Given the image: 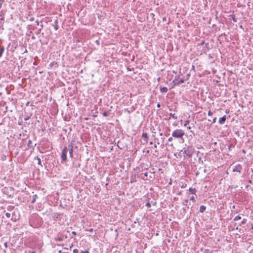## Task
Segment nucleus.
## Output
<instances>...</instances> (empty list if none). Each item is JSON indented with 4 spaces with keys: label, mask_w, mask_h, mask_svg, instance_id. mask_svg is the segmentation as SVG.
Instances as JSON below:
<instances>
[{
    "label": "nucleus",
    "mask_w": 253,
    "mask_h": 253,
    "mask_svg": "<svg viewBox=\"0 0 253 253\" xmlns=\"http://www.w3.org/2000/svg\"><path fill=\"white\" fill-rule=\"evenodd\" d=\"M184 135V131L182 129H176L173 131L172 133V136L175 138H181L183 137Z\"/></svg>",
    "instance_id": "f257e3e1"
},
{
    "label": "nucleus",
    "mask_w": 253,
    "mask_h": 253,
    "mask_svg": "<svg viewBox=\"0 0 253 253\" xmlns=\"http://www.w3.org/2000/svg\"><path fill=\"white\" fill-rule=\"evenodd\" d=\"M194 148L192 147H188L187 149L183 151V154H184V157L185 158L186 156L191 157L194 153Z\"/></svg>",
    "instance_id": "f03ea898"
},
{
    "label": "nucleus",
    "mask_w": 253,
    "mask_h": 253,
    "mask_svg": "<svg viewBox=\"0 0 253 253\" xmlns=\"http://www.w3.org/2000/svg\"><path fill=\"white\" fill-rule=\"evenodd\" d=\"M68 152V149L66 147H64L62 150V154L61 156L62 161L65 162L67 160V154Z\"/></svg>",
    "instance_id": "7ed1b4c3"
},
{
    "label": "nucleus",
    "mask_w": 253,
    "mask_h": 253,
    "mask_svg": "<svg viewBox=\"0 0 253 253\" xmlns=\"http://www.w3.org/2000/svg\"><path fill=\"white\" fill-rule=\"evenodd\" d=\"M242 169V166L240 164H238L237 165L234 166L232 169V171L233 172H241V169Z\"/></svg>",
    "instance_id": "20e7f679"
},
{
    "label": "nucleus",
    "mask_w": 253,
    "mask_h": 253,
    "mask_svg": "<svg viewBox=\"0 0 253 253\" xmlns=\"http://www.w3.org/2000/svg\"><path fill=\"white\" fill-rule=\"evenodd\" d=\"M226 120V116H224L223 117L220 118L219 119V123L220 124H224Z\"/></svg>",
    "instance_id": "39448f33"
},
{
    "label": "nucleus",
    "mask_w": 253,
    "mask_h": 253,
    "mask_svg": "<svg viewBox=\"0 0 253 253\" xmlns=\"http://www.w3.org/2000/svg\"><path fill=\"white\" fill-rule=\"evenodd\" d=\"M206 206H205L204 205H202L200 206V211L201 212H204L206 211Z\"/></svg>",
    "instance_id": "423d86ee"
},
{
    "label": "nucleus",
    "mask_w": 253,
    "mask_h": 253,
    "mask_svg": "<svg viewBox=\"0 0 253 253\" xmlns=\"http://www.w3.org/2000/svg\"><path fill=\"white\" fill-rule=\"evenodd\" d=\"M160 91L162 93H165L168 91V88L166 87H160Z\"/></svg>",
    "instance_id": "0eeeda50"
},
{
    "label": "nucleus",
    "mask_w": 253,
    "mask_h": 253,
    "mask_svg": "<svg viewBox=\"0 0 253 253\" xmlns=\"http://www.w3.org/2000/svg\"><path fill=\"white\" fill-rule=\"evenodd\" d=\"M142 137L144 138V140L146 142H148V136L147 134L146 133H143L142 134Z\"/></svg>",
    "instance_id": "6e6552de"
},
{
    "label": "nucleus",
    "mask_w": 253,
    "mask_h": 253,
    "mask_svg": "<svg viewBox=\"0 0 253 253\" xmlns=\"http://www.w3.org/2000/svg\"><path fill=\"white\" fill-rule=\"evenodd\" d=\"M4 51V47L3 46H0V58L2 56V55Z\"/></svg>",
    "instance_id": "1a4fd4ad"
},
{
    "label": "nucleus",
    "mask_w": 253,
    "mask_h": 253,
    "mask_svg": "<svg viewBox=\"0 0 253 253\" xmlns=\"http://www.w3.org/2000/svg\"><path fill=\"white\" fill-rule=\"evenodd\" d=\"M73 146H71V148L69 149L70 156L71 158L73 157Z\"/></svg>",
    "instance_id": "9d476101"
},
{
    "label": "nucleus",
    "mask_w": 253,
    "mask_h": 253,
    "mask_svg": "<svg viewBox=\"0 0 253 253\" xmlns=\"http://www.w3.org/2000/svg\"><path fill=\"white\" fill-rule=\"evenodd\" d=\"M169 115H170V116H171L174 120H177V116L176 115H175V114L170 113Z\"/></svg>",
    "instance_id": "9b49d317"
},
{
    "label": "nucleus",
    "mask_w": 253,
    "mask_h": 253,
    "mask_svg": "<svg viewBox=\"0 0 253 253\" xmlns=\"http://www.w3.org/2000/svg\"><path fill=\"white\" fill-rule=\"evenodd\" d=\"M189 191L192 193V194H195V192L196 191L195 188H189Z\"/></svg>",
    "instance_id": "f8f14e48"
},
{
    "label": "nucleus",
    "mask_w": 253,
    "mask_h": 253,
    "mask_svg": "<svg viewBox=\"0 0 253 253\" xmlns=\"http://www.w3.org/2000/svg\"><path fill=\"white\" fill-rule=\"evenodd\" d=\"M185 81V80L184 79H180L177 83H175V84H177V85H179V84H180L181 83H184Z\"/></svg>",
    "instance_id": "ddd939ff"
},
{
    "label": "nucleus",
    "mask_w": 253,
    "mask_h": 253,
    "mask_svg": "<svg viewBox=\"0 0 253 253\" xmlns=\"http://www.w3.org/2000/svg\"><path fill=\"white\" fill-rule=\"evenodd\" d=\"M241 219V217L239 215H237L234 218V221H237L238 220H239V219Z\"/></svg>",
    "instance_id": "4468645a"
},
{
    "label": "nucleus",
    "mask_w": 253,
    "mask_h": 253,
    "mask_svg": "<svg viewBox=\"0 0 253 253\" xmlns=\"http://www.w3.org/2000/svg\"><path fill=\"white\" fill-rule=\"evenodd\" d=\"M32 141L31 140H29L28 143V147H29V148L32 147Z\"/></svg>",
    "instance_id": "2eb2a0df"
},
{
    "label": "nucleus",
    "mask_w": 253,
    "mask_h": 253,
    "mask_svg": "<svg viewBox=\"0 0 253 253\" xmlns=\"http://www.w3.org/2000/svg\"><path fill=\"white\" fill-rule=\"evenodd\" d=\"M36 159L37 160V161H38V165H41V166H42L41 161L40 158L37 157Z\"/></svg>",
    "instance_id": "dca6fc26"
},
{
    "label": "nucleus",
    "mask_w": 253,
    "mask_h": 253,
    "mask_svg": "<svg viewBox=\"0 0 253 253\" xmlns=\"http://www.w3.org/2000/svg\"><path fill=\"white\" fill-rule=\"evenodd\" d=\"M247 222V219H245V218H244L242 221H241V223L240 224V225H241L242 224H244L246 223Z\"/></svg>",
    "instance_id": "f3484780"
},
{
    "label": "nucleus",
    "mask_w": 253,
    "mask_h": 253,
    "mask_svg": "<svg viewBox=\"0 0 253 253\" xmlns=\"http://www.w3.org/2000/svg\"><path fill=\"white\" fill-rule=\"evenodd\" d=\"M189 200L195 202V197L194 196H192L189 198Z\"/></svg>",
    "instance_id": "a211bd4d"
},
{
    "label": "nucleus",
    "mask_w": 253,
    "mask_h": 253,
    "mask_svg": "<svg viewBox=\"0 0 253 253\" xmlns=\"http://www.w3.org/2000/svg\"><path fill=\"white\" fill-rule=\"evenodd\" d=\"M188 202V200H184V205H186L187 206L188 208H189V206L187 205V203Z\"/></svg>",
    "instance_id": "6ab92c4d"
},
{
    "label": "nucleus",
    "mask_w": 253,
    "mask_h": 253,
    "mask_svg": "<svg viewBox=\"0 0 253 253\" xmlns=\"http://www.w3.org/2000/svg\"><path fill=\"white\" fill-rule=\"evenodd\" d=\"M5 215H6V216L7 218H9V217H10V216H11V214H10V213H9V212H6V213H5Z\"/></svg>",
    "instance_id": "aec40b11"
},
{
    "label": "nucleus",
    "mask_w": 253,
    "mask_h": 253,
    "mask_svg": "<svg viewBox=\"0 0 253 253\" xmlns=\"http://www.w3.org/2000/svg\"><path fill=\"white\" fill-rule=\"evenodd\" d=\"M103 116L104 117H107L108 116V113L106 112H104L103 113Z\"/></svg>",
    "instance_id": "412c9836"
},
{
    "label": "nucleus",
    "mask_w": 253,
    "mask_h": 253,
    "mask_svg": "<svg viewBox=\"0 0 253 253\" xmlns=\"http://www.w3.org/2000/svg\"><path fill=\"white\" fill-rule=\"evenodd\" d=\"M25 253H36L35 251H29L26 252Z\"/></svg>",
    "instance_id": "4be33fe9"
},
{
    "label": "nucleus",
    "mask_w": 253,
    "mask_h": 253,
    "mask_svg": "<svg viewBox=\"0 0 253 253\" xmlns=\"http://www.w3.org/2000/svg\"><path fill=\"white\" fill-rule=\"evenodd\" d=\"M208 114L209 116L211 115L212 114V112L211 110H210L208 111Z\"/></svg>",
    "instance_id": "5701e85b"
},
{
    "label": "nucleus",
    "mask_w": 253,
    "mask_h": 253,
    "mask_svg": "<svg viewBox=\"0 0 253 253\" xmlns=\"http://www.w3.org/2000/svg\"><path fill=\"white\" fill-rule=\"evenodd\" d=\"M78 252H79L78 250V249H74V250H73V253H78Z\"/></svg>",
    "instance_id": "b1692460"
},
{
    "label": "nucleus",
    "mask_w": 253,
    "mask_h": 253,
    "mask_svg": "<svg viewBox=\"0 0 253 253\" xmlns=\"http://www.w3.org/2000/svg\"><path fill=\"white\" fill-rule=\"evenodd\" d=\"M146 206L147 207H150V206H150V203H149V202H148V203H147L146 204Z\"/></svg>",
    "instance_id": "393cba45"
},
{
    "label": "nucleus",
    "mask_w": 253,
    "mask_h": 253,
    "mask_svg": "<svg viewBox=\"0 0 253 253\" xmlns=\"http://www.w3.org/2000/svg\"><path fill=\"white\" fill-rule=\"evenodd\" d=\"M58 26L57 25H55L54 26V29L55 30H57L58 29Z\"/></svg>",
    "instance_id": "a878e982"
},
{
    "label": "nucleus",
    "mask_w": 253,
    "mask_h": 253,
    "mask_svg": "<svg viewBox=\"0 0 253 253\" xmlns=\"http://www.w3.org/2000/svg\"><path fill=\"white\" fill-rule=\"evenodd\" d=\"M172 139H173L171 137H170L169 138L168 141H171L172 140Z\"/></svg>",
    "instance_id": "bb28decb"
},
{
    "label": "nucleus",
    "mask_w": 253,
    "mask_h": 253,
    "mask_svg": "<svg viewBox=\"0 0 253 253\" xmlns=\"http://www.w3.org/2000/svg\"><path fill=\"white\" fill-rule=\"evenodd\" d=\"M82 253H89V252L88 251L85 250L84 251H82Z\"/></svg>",
    "instance_id": "cd10ccee"
},
{
    "label": "nucleus",
    "mask_w": 253,
    "mask_h": 253,
    "mask_svg": "<svg viewBox=\"0 0 253 253\" xmlns=\"http://www.w3.org/2000/svg\"><path fill=\"white\" fill-rule=\"evenodd\" d=\"M216 118H214L213 119L212 123H215V122H216Z\"/></svg>",
    "instance_id": "c85d7f7f"
},
{
    "label": "nucleus",
    "mask_w": 253,
    "mask_h": 253,
    "mask_svg": "<svg viewBox=\"0 0 253 253\" xmlns=\"http://www.w3.org/2000/svg\"><path fill=\"white\" fill-rule=\"evenodd\" d=\"M72 234H73V235H77V233H76V232L75 231H73L72 232Z\"/></svg>",
    "instance_id": "c756f323"
},
{
    "label": "nucleus",
    "mask_w": 253,
    "mask_h": 253,
    "mask_svg": "<svg viewBox=\"0 0 253 253\" xmlns=\"http://www.w3.org/2000/svg\"><path fill=\"white\" fill-rule=\"evenodd\" d=\"M188 123H189V122H188V121H186V122H185V123L184 124V126H186L187 125V124Z\"/></svg>",
    "instance_id": "7c9ffc66"
},
{
    "label": "nucleus",
    "mask_w": 253,
    "mask_h": 253,
    "mask_svg": "<svg viewBox=\"0 0 253 253\" xmlns=\"http://www.w3.org/2000/svg\"><path fill=\"white\" fill-rule=\"evenodd\" d=\"M160 107V103H158L157 107Z\"/></svg>",
    "instance_id": "2f4dec72"
},
{
    "label": "nucleus",
    "mask_w": 253,
    "mask_h": 253,
    "mask_svg": "<svg viewBox=\"0 0 253 253\" xmlns=\"http://www.w3.org/2000/svg\"><path fill=\"white\" fill-rule=\"evenodd\" d=\"M11 220L13 221H16V219H14L13 217L11 218Z\"/></svg>",
    "instance_id": "473e14b6"
},
{
    "label": "nucleus",
    "mask_w": 253,
    "mask_h": 253,
    "mask_svg": "<svg viewBox=\"0 0 253 253\" xmlns=\"http://www.w3.org/2000/svg\"><path fill=\"white\" fill-rule=\"evenodd\" d=\"M157 145H156V144H155V145H154V147H155V148H157Z\"/></svg>",
    "instance_id": "72a5a7b5"
},
{
    "label": "nucleus",
    "mask_w": 253,
    "mask_h": 253,
    "mask_svg": "<svg viewBox=\"0 0 253 253\" xmlns=\"http://www.w3.org/2000/svg\"><path fill=\"white\" fill-rule=\"evenodd\" d=\"M187 128H188V129H190V128H191V127H190V126H188V127H187Z\"/></svg>",
    "instance_id": "f704fd0d"
},
{
    "label": "nucleus",
    "mask_w": 253,
    "mask_h": 253,
    "mask_svg": "<svg viewBox=\"0 0 253 253\" xmlns=\"http://www.w3.org/2000/svg\"><path fill=\"white\" fill-rule=\"evenodd\" d=\"M160 135H163V133H160Z\"/></svg>",
    "instance_id": "c9c22d12"
},
{
    "label": "nucleus",
    "mask_w": 253,
    "mask_h": 253,
    "mask_svg": "<svg viewBox=\"0 0 253 253\" xmlns=\"http://www.w3.org/2000/svg\"><path fill=\"white\" fill-rule=\"evenodd\" d=\"M4 246H6V243H4Z\"/></svg>",
    "instance_id": "e433bc0d"
},
{
    "label": "nucleus",
    "mask_w": 253,
    "mask_h": 253,
    "mask_svg": "<svg viewBox=\"0 0 253 253\" xmlns=\"http://www.w3.org/2000/svg\"><path fill=\"white\" fill-rule=\"evenodd\" d=\"M35 201V199H34L33 201H32V203H33Z\"/></svg>",
    "instance_id": "4c0bfd02"
},
{
    "label": "nucleus",
    "mask_w": 253,
    "mask_h": 253,
    "mask_svg": "<svg viewBox=\"0 0 253 253\" xmlns=\"http://www.w3.org/2000/svg\"><path fill=\"white\" fill-rule=\"evenodd\" d=\"M150 143V144H152L153 143H152V142H151Z\"/></svg>",
    "instance_id": "58836bf2"
},
{
    "label": "nucleus",
    "mask_w": 253,
    "mask_h": 253,
    "mask_svg": "<svg viewBox=\"0 0 253 253\" xmlns=\"http://www.w3.org/2000/svg\"><path fill=\"white\" fill-rule=\"evenodd\" d=\"M252 229L253 230V226L252 227Z\"/></svg>",
    "instance_id": "ea45409f"
},
{
    "label": "nucleus",
    "mask_w": 253,
    "mask_h": 253,
    "mask_svg": "<svg viewBox=\"0 0 253 253\" xmlns=\"http://www.w3.org/2000/svg\"><path fill=\"white\" fill-rule=\"evenodd\" d=\"M236 230H238V227H236Z\"/></svg>",
    "instance_id": "a19ab883"
},
{
    "label": "nucleus",
    "mask_w": 253,
    "mask_h": 253,
    "mask_svg": "<svg viewBox=\"0 0 253 253\" xmlns=\"http://www.w3.org/2000/svg\"><path fill=\"white\" fill-rule=\"evenodd\" d=\"M252 171H253V169L252 170Z\"/></svg>",
    "instance_id": "79ce46f5"
},
{
    "label": "nucleus",
    "mask_w": 253,
    "mask_h": 253,
    "mask_svg": "<svg viewBox=\"0 0 253 253\" xmlns=\"http://www.w3.org/2000/svg\"><path fill=\"white\" fill-rule=\"evenodd\" d=\"M252 171H253V169L252 170Z\"/></svg>",
    "instance_id": "37998d69"
},
{
    "label": "nucleus",
    "mask_w": 253,
    "mask_h": 253,
    "mask_svg": "<svg viewBox=\"0 0 253 253\" xmlns=\"http://www.w3.org/2000/svg\"><path fill=\"white\" fill-rule=\"evenodd\" d=\"M252 171H253V169L252 170Z\"/></svg>",
    "instance_id": "c03bdc74"
}]
</instances>
